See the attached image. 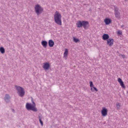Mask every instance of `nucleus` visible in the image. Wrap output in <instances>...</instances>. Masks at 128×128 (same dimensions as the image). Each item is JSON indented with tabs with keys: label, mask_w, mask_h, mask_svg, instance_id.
<instances>
[{
	"label": "nucleus",
	"mask_w": 128,
	"mask_h": 128,
	"mask_svg": "<svg viewBox=\"0 0 128 128\" xmlns=\"http://www.w3.org/2000/svg\"><path fill=\"white\" fill-rule=\"evenodd\" d=\"M102 116H108V109L106 108H103L101 111Z\"/></svg>",
	"instance_id": "nucleus-6"
},
{
	"label": "nucleus",
	"mask_w": 128,
	"mask_h": 128,
	"mask_svg": "<svg viewBox=\"0 0 128 128\" xmlns=\"http://www.w3.org/2000/svg\"><path fill=\"white\" fill-rule=\"evenodd\" d=\"M39 122H40L41 126H44V122H42V120H39Z\"/></svg>",
	"instance_id": "nucleus-23"
},
{
	"label": "nucleus",
	"mask_w": 128,
	"mask_h": 128,
	"mask_svg": "<svg viewBox=\"0 0 128 128\" xmlns=\"http://www.w3.org/2000/svg\"><path fill=\"white\" fill-rule=\"evenodd\" d=\"M125 2H128V0H125Z\"/></svg>",
	"instance_id": "nucleus-27"
},
{
	"label": "nucleus",
	"mask_w": 128,
	"mask_h": 128,
	"mask_svg": "<svg viewBox=\"0 0 128 128\" xmlns=\"http://www.w3.org/2000/svg\"><path fill=\"white\" fill-rule=\"evenodd\" d=\"M88 22L84 20H79L76 24L77 28H82V26H83L84 30H88Z\"/></svg>",
	"instance_id": "nucleus-4"
},
{
	"label": "nucleus",
	"mask_w": 128,
	"mask_h": 128,
	"mask_svg": "<svg viewBox=\"0 0 128 128\" xmlns=\"http://www.w3.org/2000/svg\"><path fill=\"white\" fill-rule=\"evenodd\" d=\"M0 52H1V54H2L6 52V50H4V47L0 48Z\"/></svg>",
	"instance_id": "nucleus-17"
},
{
	"label": "nucleus",
	"mask_w": 128,
	"mask_h": 128,
	"mask_svg": "<svg viewBox=\"0 0 128 128\" xmlns=\"http://www.w3.org/2000/svg\"><path fill=\"white\" fill-rule=\"evenodd\" d=\"M116 110H120V103H117L116 104Z\"/></svg>",
	"instance_id": "nucleus-19"
},
{
	"label": "nucleus",
	"mask_w": 128,
	"mask_h": 128,
	"mask_svg": "<svg viewBox=\"0 0 128 128\" xmlns=\"http://www.w3.org/2000/svg\"><path fill=\"white\" fill-rule=\"evenodd\" d=\"M34 10L37 16H40L44 12V8L40 4H36L34 6Z\"/></svg>",
	"instance_id": "nucleus-5"
},
{
	"label": "nucleus",
	"mask_w": 128,
	"mask_h": 128,
	"mask_svg": "<svg viewBox=\"0 0 128 128\" xmlns=\"http://www.w3.org/2000/svg\"><path fill=\"white\" fill-rule=\"evenodd\" d=\"M107 44L108 46H112L114 44V39L112 38H109L107 40Z\"/></svg>",
	"instance_id": "nucleus-11"
},
{
	"label": "nucleus",
	"mask_w": 128,
	"mask_h": 128,
	"mask_svg": "<svg viewBox=\"0 0 128 128\" xmlns=\"http://www.w3.org/2000/svg\"><path fill=\"white\" fill-rule=\"evenodd\" d=\"M48 44L50 48H52V46H54V40H49L48 42Z\"/></svg>",
	"instance_id": "nucleus-14"
},
{
	"label": "nucleus",
	"mask_w": 128,
	"mask_h": 128,
	"mask_svg": "<svg viewBox=\"0 0 128 128\" xmlns=\"http://www.w3.org/2000/svg\"><path fill=\"white\" fill-rule=\"evenodd\" d=\"M114 14L117 18H120V14L118 12V8H114Z\"/></svg>",
	"instance_id": "nucleus-7"
},
{
	"label": "nucleus",
	"mask_w": 128,
	"mask_h": 128,
	"mask_svg": "<svg viewBox=\"0 0 128 128\" xmlns=\"http://www.w3.org/2000/svg\"><path fill=\"white\" fill-rule=\"evenodd\" d=\"M122 34V31L118 30V34Z\"/></svg>",
	"instance_id": "nucleus-24"
},
{
	"label": "nucleus",
	"mask_w": 128,
	"mask_h": 128,
	"mask_svg": "<svg viewBox=\"0 0 128 128\" xmlns=\"http://www.w3.org/2000/svg\"><path fill=\"white\" fill-rule=\"evenodd\" d=\"M104 22H105V24L108 26L110 24H112V20L108 18H106L104 19Z\"/></svg>",
	"instance_id": "nucleus-12"
},
{
	"label": "nucleus",
	"mask_w": 128,
	"mask_h": 128,
	"mask_svg": "<svg viewBox=\"0 0 128 128\" xmlns=\"http://www.w3.org/2000/svg\"><path fill=\"white\" fill-rule=\"evenodd\" d=\"M54 20L57 24L62 26V15L60 13L56 11L54 14Z\"/></svg>",
	"instance_id": "nucleus-2"
},
{
	"label": "nucleus",
	"mask_w": 128,
	"mask_h": 128,
	"mask_svg": "<svg viewBox=\"0 0 128 128\" xmlns=\"http://www.w3.org/2000/svg\"><path fill=\"white\" fill-rule=\"evenodd\" d=\"M38 118H39V120H42V114H38Z\"/></svg>",
	"instance_id": "nucleus-20"
},
{
	"label": "nucleus",
	"mask_w": 128,
	"mask_h": 128,
	"mask_svg": "<svg viewBox=\"0 0 128 128\" xmlns=\"http://www.w3.org/2000/svg\"><path fill=\"white\" fill-rule=\"evenodd\" d=\"M73 40L74 42H80V40L76 38H74Z\"/></svg>",
	"instance_id": "nucleus-21"
},
{
	"label": "nucleus",
	"mask_w": 128,
	"mask_h": 128,
	"mask_svg": "<svg viewBox=\"0 0 128 128\" xmlns=\"http://www.w3.org/2000/svg\"><path fill=\"white\" fill-rule=\"evenodd\" d=\"M118 82L120 83V86H122V88H126V86L124 84V82H122V80L120 78H118Z\"/></svg>",
	"instance_id": "nucleus-10"
},
{
	"label": "nucleus",
	"mask_w": 128,
	"mask_h": 128,
	"mask_svg": "<svg viewBox=\"0 0 128 128\" xmlns=\"http://www.w3.org/2000/svg\"><path fill=\"white\" fill-rule=\"evenodd\" d=\"M68 50L65 48L64 52V58L66 60L68 58Z\"/></svg>",
	"instance_id": "nucleus-13"
},
{
	"label": "nucleus",
	"mask_w": 128,
	"mask_h": 128,
	"mask_svg": "<svg viewBox=\"0 0 128 128\" xmlns=\"http://www.w3.org/2000/svg\"><path fill=\"white\" fill-rule=\"evenodd\" d=\"M90 90H92V87H94V84L92 83V82H90Z\"/></svg>",
	"instance_id": "nucleus-22"
},
{
	"label": "nucleus",
	"mask_w": 128,
	"mask_h": 128,
	"mask_svg": "<svg viewBox=\"0 0 128 128\" xmlns=\"http://www.w3.org/2000/svg\"><path fill=\"white\" fill-rule=\"evenodd\" d=\"M102 38L104 40H108L110 38V36L108 34H104L102 35Z\"/></svg>",
	"instance_id": "nucleus-15"
},
{
	"label": "nucleus",
	"mask_w": 128,
	"mask_h": 128,
	"mask_svg": "<svg viewBox=\"0 0 128 128\" xmlns=\"http://www.w3.org/2000/svg\"><path fill=\"white\" fill-rule=\"evenodd\" d=\"M50 63L46 62L44 64L43 68H44L45 70H48L50 68Z\"/></svg>",
	"instance_id": "nucleus-9"
},
{
	"label": "nucleus",
	"mask_w": 128,
	"mask_h": 128,
	"mask_svg": "<svg viewBox=\"0 0 128 128\" xmlns=\"http://www.w3.org/2000/svg\"><path fill=\"white\" fill-rule=\"evenodd\" d=\"M121 26H122V28H124V26L122 25Z\"/></svg>",
	"instance_id": "nucleus-26"
},
{
	"label": "nucleus",
	"mask_w": 128,
	"mask_h": 128,
	"mask_svg": "<svg viewBox=\"0 0 128 128\" xmlns=\"http://www.w3.org/2000/svg\"><path fill=\"white\" fill-rule=\"evenodd\" d=\"M90 90H92V92H98V91L96 88L94 87V86H93V87H92V89H90Z\"/></svg>",
	"instance_id": "nucleus-18"
},
{
	"label": "nucleus",
	"mask_w": 128,
	"mask_h": 128,
	"mask_svg": "<svg viewBox=\"0 0 128 128\" xmlns=\"http://www.w3.org/2000/svg\"><path fill=\"white\" fill-rule=\"evenodd\" d=\"M41 44L42 46L44 47V48L48 46V42L46 40H42Z\"/></svg>",
	"instance_id": "nucleus-16"
},
{
	"label": "nucleus",
	"mask_w": 128,
	"mask_h": 128,
	"mask_svg": "<svg viewBox=\"0 0 128 128\" xmlns=\"http://www.w3.org/2000/svg\"><path fill=\"white\" fill-rule=\"evenodd\" d=\"M4 100L6 102H10V96L8 94H6L4 97Z\"/></svg>",
	"instance_id": "nucleus-8"
},
{
	"label": "nucleus",
	"mask_w": 128,
	"mask_h": 128,
	"mask_svg": "<svg viewBox=\"0 0 128 128\" xmlns=\"http://www.w3.org/2000/svg\"><path fill=\"white\" fill-rule=\"evenodd\" d=\"M14 88L17 92V94L18 96H20V98H24L26 94V92H24V89L22 88V87L16 85L14 86Z\"/></svg>",
	"instance_id": "nucleus-3"
},
{
	"label": "nucleus",
	"mask_w": 128,
	"mask_h": 128,
	"mask_svg": "<svg viewBox=\"0 0 128 128\" xmlns=\"http://www.w3.org/2000/svg\"><path fill=\"white\" fill-rule=\"evenodd\" d=\"M31 102L32 104L27 102L26 105V108L27 110H32V112H38V108L36 107V103L32 98H31Z\"/></svg>",
	"instance_id": "nucleus-1"
},
{
	"label": "nucleus",
	"mask_w": 128,
	"mask_h": 128,
	"mask_svg": "<svg viewBox=\"0 0 128 128\" xmlns=\"http://www.w3.org/2000/svg\"><path fill=\"white\" fill-rule=\"evenodd\" d=\"M122 58H124V55H122Z\"/></svg>",
	"instance_id": "nucleus-25"
}]
</instances>
